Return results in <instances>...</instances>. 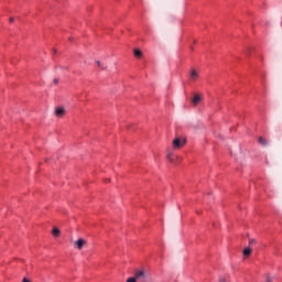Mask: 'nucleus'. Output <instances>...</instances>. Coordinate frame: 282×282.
I'll return each instance as SVG.
<instances>
[{"mask_svg":"<svg viewBox=\"0 0 282 282\" xmlns=\"http://www.w3.org/2000/svg\"><path fill=\"white\" fill-rule=\"evenodd\" d=\"M86 243H87V240L79 238L77 241H75V248H77V250H83Z\"/></svg>","mask_w":282,"mask_h":282,"instance_id":"3","label":"nucleus"},{"mask_svg":"<svg viewBox=\"0 0 282 282\" xmlns=\"http://www.w3.org/2000/svg\"><path fill=\"white\" fill-rule=\"evenodd\" d=\"M55 116H56L57 118H63V116H65V108H63V107H57V108L55 109Z\"/></svg>","mask_w":282,"mask_h":282,"instance_id":"4","label":"nucleus"},{"mask_svg":"<svg viewBox=\"0 0 282 282\" xmlns=\"http://www.w3.org/2000/svg\"><path fill=\"white\" fill-rule=\"evenodd\" d=\"M189 78H191V80H197V78H199V73H197V70H195V68H193L189 73Z\"/></svg>","mask_w":282,"mask_h":282,"instance_id":"5","label":"nucleus"},{"mask_svg":"<svg viewBox=\"0 0 282 282\" xmlns=\"http://www.w3.org/2000/svg\"><path fill=\"white\" fill-rule=\"evenodd\" d=\"M134 279L138 282H144L149 279V273L144 269H139L134 272Z\"/></svg>","mask_w":282,"mask_h":282,"instance_id":"1","label":"nucleus"},{"mask_svg":"<svg viewBox=\"0 0 282 282\" xmlns=\"http://www.w3.org/2000/svg\"><path fill=\"white\" fill-rule=\"evenodd\" d=\"M192 102H193L194 107H196V105H199V102H202V96L194 95V98L192 99Z\"/></svg>","mask_w":282,"mask_h":282,"instance_id":"6","label":"nucleus"},{"mask_svg":"<svg viewBox=\"0 0 282 282\" xmlns=\"http://www.w3.org/2000/svg\"><path fill=\"white\" fill-rule=\"evenodd\" d=\"M252 254V249H250V248H245V250H243V256L245 257H250Z\"/></svg>","mask_w":282,"mask_h":282,"instance_id":"9","label":"nucleus"},{"mask_svg":"<svg viewBox=\"0 0 282 282\" xmlns=\"http://www.w3.org/2000/svg\"><path fill=\"white\" fill-rule=\"evenodd\" d=\"M9 22H10V23H14V18H10V19H9Z\"/></svg>","mask_w":282,"mask_h":282,"instance_id":"17","label":"nucleus"},{"mask_svg":"<svg viewBox=\"0 0 282 282\" xmlns=\"http://www.w3.org/2000/svg\"><path fill=\"white\" fill-rule=\"evenodd\" d=\"M273 281V278L272 276H270V275H267V278H265V282H272Z\"/></svg>","mask_w":282,"mask_h":282,"instance_id":"13","label":"nucleus"},{"mask_svg":"<svg viewBox=\"0 0 282 282\" xmlns=\"http://www.w3.org/2000/svg\"><path fill=\"white\" fill-rule=\"evenodd\" d=\"M134 56H135V58H140L142 56V51L134 50Z\"/></svg>","mask_w":282,"mask_h":282,"instance_id":"11","label":"nucleus"},{"mask_svg":"<svg viewBox=\"0 0 282 282\" xmlns=\"http://www.w3.org/2000/svg\"><path fill=\"white\" fill-rule=\"evenodd\" d=\"M127 282H138V280H135V276H133V278H129V279L127 280Z\"/></svg>","mask_w":282,"mask_h":282,"instance_id":"14","label":"nucleus"},{"mask_svg":"<svg viewBox=\"0 0 282 282\" xmlns=\"http://www.w3.org/2000/svg\"><path fill=\"white\" fill-rule=\"evenodd\" d=\"M167 160H170V162H175V155H173L172 152H169L167 155H166Z\"/></svg>","mask_w":282,"mask_h":282,"instance_id":"10","label":"nucleus"},{"mask_svg":"<svg viewBox=\"0 0 282 282\" xmlns=\"http://www.w3.org/2000/svg\"><path fill=\"white\" fill-rule=\"evenodd\" d=\"M22 282H30V280H28L26 278H24V279L22 280Z\"/></svg>","mask_w":282,"mask_h":282,"instance_id":"19","label":"nucleus"},{"mask_svg":"<svg viewBox=\"0 0 282 282\" xmlns=\"http://www.w3.org/2000/svg\"><path fill=\"white\" fill-rule=\"evenodd\" d=\"M173 149H182L184 144H186V139H182L181 137H176L173 142Z\"/></svg>","mask_w":282,"mask_h":282,"instance_id":"2","label":"nucleus"},{"mask_svg":"<svg viewBox=\"0 0 282 282\" xmlns=\"http://www.w3.org/2000/svg\"><path fill=\"white\" fill-rule=\"evenodd\" d=\"M96 65H98L101 69H107V65L101 64L100 61H97Z\"/></svg>","mask_w":282,"mask_h":282,"instance_id":"12","label":"nucleus"},{"mask_svg":"<svg viewBox=\"0 0 282 282\" xmlns=\"http://www.w3.org/2000/svg\"><path fill=\"white\" fill-rule=\"evenodd\" d=\"M53 83H54V85H57L58 84V79H54Z\"/></svg>","mask_w":282,"mask_h":282,"instance_id":"18","label":"nucleus"},{"mask_svg":"<svg viewBox=\"0 0 282 282\" xmlns=\"http://www.w3.org/2000/svg\"><path fill=\"white\" fill-rule=\"evenodd\" d=\"M252 243H257V240L250 239V240H249V246H252Z\"/></svg>","mask_w":282,"mask_h":282,"instance_id":"15","label":"nucleus"},{"mask_svg":"<svg viewBox=\"0 0 282 282\" xmlns=\"http://www.w3.org/2000/svg\"><path fill=\"white\" fill-rule=\"evenodd\" d=\"M259 144H261V147H268V139L260 137L258 139Z\"/></svg>","mask_w":282,"mask_h":282,"instance_id":"7","label":"nucleus"},{"mask_svg":"<svg viewBox=\"0 0 282 282\" xmlns=\"http://www.w3.org/2000/svg\"><path fill=\"white\" fill-rule=\"evenodd\" d=\"M53 237H59L61 236V230L56 227L53 228L52 230Z\"/></svg>","mask_w":282,"mask_h":282,"instance_id":"8","label":"nucleus"},{"mask_svg":"<svg viewBox=\"0 0 282 282\" xmlns=\"http://www.w3.org/2000/svg\"><path fill=\"white\" fill-rule=\"evenodd\" d=\"M219 282H226V278L224 276L219 278Z\"/></svg>","mask_w":282,"mask_h":282,"instance_id":"16","label":"nucleus"}]
</instances>
